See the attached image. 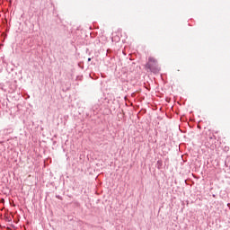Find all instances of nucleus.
I'll use <instances>...</instances> for the list:
<instances>
[{
  "label": "nucleus",
  "instance_id": "nucleus-1",
  "mask_svg": "<svg viewBox=\"0 0 230 230\" xmlns=\"http://www.w3.org/2000/svg\"><path fill=\"white\" fill-rule=\"evenodd\" d=\"M146 69L153 74H158L161 71L157 59L153 57L148 58V61L146 64Z\"/></svg>",
  "mask_w": 230,
  "mask_h": 230
}]
</instances>
